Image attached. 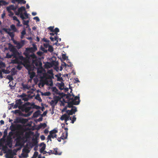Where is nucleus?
Instances as JSON below:
<instances>
[{
  "instance_id": "f257e3e1",
  "label": "nucleus",
  "mask_w": 158,
  "mask_h": 158,
  "mask_svg": "<svg viewBox=\"0 0 158 158\" xmlns=\"http://www.w3.org/2000/svg\"><path fill=\"white\" fill-rule=\"evenodd\" d=\"M13 58V63L14 64H21L25 65L28 62V59L22 56H20L19 53L16 48L13 47L10 49Z\"/></svg>"
},
{
  "instance_id": "f03ea898",
  "label": "nucleus",
  "mask_w": 158,
  "mask_h": 158,
  "mask_svg": "<svg viewBox=\"0 0 158 158\" xmlns=\"http://www.w3.org/2000/svg\"><path fill=\"white\" fill-rule=\"evenodd\" d=\"M15 14L17 15H20V17L22 20L27 19L28 18V14L26 11V8L24 6H22L19 8L17 12Z\"/></svg>"
},
{
  "instance_id": "7ed1b4c3",
  "label": "nucleus",
  "mask_w": 158,
  "mask_h": 158,
  "mask_svg": "<svg viewBox=\"0 0 158 158\" xmlns=\"http://www.w3.org/2000/svg\"><path fill=\"white\" fill-rule=\"evenodd\" d=\"M23 135V131H19L16 133V136L17 138L15 139L16 141V146H22L21 141L22 140H24V137H22L21 136Z\"/></svg>"
},
{
  "instance_id": "20e7f679",
  "label": "nucleus",
  "mask_w": 158,
  "mask_h": 158,
  "mask_svg": "<svg viewBox=\"0 0 158 158\" xmlns=\"http://www.w3.org/2000/svg\"><path fill=\"white\" fill-rule=\"evenodd\" d=\"M66 98L69 101L70 100L71 102H73L74 103L79 102V104L80 102L79 97L78 96H75L72 94H67L66 96Z\"/></svg>"
},
{
  "instance_id": "39448f33",
  "label": "nucleus",
  "mask_w": 158,
  "mask_h": 158,
  "mask_svg": "<svg viewBox=\"0 0 158 158\" xmlns=\"http://www.w3.org/2000/svg\"><path fill=\"white\" fill-rule=\"evenodd\" d=\"M57 132V130L55 129L50 131L49 132V135L47 137V139L48 140H49L50 141H52V140L51 138L53 139H54L55 138H56L57 135L56 133Z\"/></svg>"
},
{
  "instance_id": "423d86ee",
  "label": "nucleus",
  "mask_w": 158,
  "mask_h": 158,
  "mask_svg": "<svg viewBox=\"0 0 158 158\" xmlns=\"http://www.w3.org/2000/svg\"><path fill=\"white\" fill-rule=\"evenodd\" d=\"M28 120L26 118H23L21 117H18L16 118L14 121V123H21L22 124L25 123Z\"/></svg>"
},
{
  "instance_id": "0eeeda50",
  "label": "nucleus",
  "mask_w": 158,
  "mask_h": 158,
  "mask_svg": "<svg viewBox=\"0 0 158 158\" xmlns=\"http://www.w3.org/2000/svg\"><path fill=\"white\" fill-rule=\"evenodd\" d=\"M37 49V48L36 46L33 44V47L31 48H27L26 49V51L28 53H33L36 51Z\"/></svg>"
},
{
  "instance_id": "6e6552de",
  "label": "nucleus",
  "mask_w": 158,
  "mask_h": 158,
  "mask_svg": "<svg viewBox=\"0 0 158 158\" xmlns=\"http://www.w3.org/2000/svg\"><path fill=\"white\" fill-rule=\"evenodd\" d=\"M55 63L58 64V62L55 61H53L51 62H47L44 65V67L46 69H48L52 67L55 65Z\"/></svg>"
},
{
  "instance_id": "1a4fd4ad",
  "label": "nucleus",
  "mask_w": 158,
  "mask_h": 158,
  "mask_svg": "<svg viewBox=\"0 0 158 158\" xmlns=\"http://www.w3.org/2000/svg\"><path fill=\"white\" fill-rule=\"evenodd\" d=\"M32 63L34 65H35L37 68L42 67V63L40 60H34L33 61Z\"/></svg>"
},
{
  "instance_id": "9d476101",
  "label": "nucleus",
  "mask_w": 158,
  "mask_h": 158,
  "mask_svg": "<svg viewBox=\"0 0 158 158\" xmlns=\"http://www.w3.org/2000/svg\"><path fill=\"white\" fill-rule=\"evenodd\" d=\"M69 116L67 114H65L62 115L60 118V119L61 120H64V122L66 124L68 125V123H67V121L69 120Z\"/></svg>"
},
{
  "instance_id": "9b49d317",
  "label": "nucleus",
  "mask_w": 158,
  "mask_h": 158,
  "mask_svg": "<svg viewBox=\"0 0 158 158\" xmlns=\"http://www.w3.org/2000/svg\"><path fill=\"white\" fill-rule=\"evenodd\" d=\"M23 102L21 99L17 100L15 101V104L13 108L15 109L17 107H19V108H20V107L21 105Z\"/></svg>"
},
{
  "instance_id": "f8f14e48",
  "label": "nucleus",
  "mask_w": 158,
  "mask_h": 158,
  "mask_svg": "<svg viewBox=\"0 0 158 158\" xmlns=\"http://www.w3.org/2000/svg\"><path fill=\"white\" fill-rule=\"evenodd\" d=\"M14 156L12 154V150H9L7 152V153L6 155V158H13Z\"/></svg>"
},
{
  "instance_id": "ddd939ff",
  "label": "nucleus",
  "mask_w": 158,
  "mask_h": 158,
  "mask_svg": "<svg viewBox=\"0 0 158 158\" xmlns=\"http://www.w3.org/2000/svg\"><path fill=\"white\" fill-rule=\"evenodd\" d=\"M68 107L69 108H72L74 106H73V105H78L79 104V102L78 103H74L73 102H71L70 100L69 101L68 100Z\"/></svg>"
},
{
  "instance_id": "4468645a",
  "label": "nucleus",
  "mask_w": 158,
  "mask_h": 158,
  "mask_svg": "<svg viewBox=\"0 0 158 158\" xmlns=\"http://www.w3.org/2000/svg\"><path fill=\"white\" fill-rule=\"evenodd\" d=\"M45 82V79H44L43 78H41L38 84L39 86L40 87L41 86L42 87H44V85H46Z\"/></svg>"
},
{
  "instance_id": "2eb2a0df",
  "label": "nucleus",
  "mask_w": 158,
  "mask_h": 158,
  "mask_svg": "<svg viewBox=\"0 0 158 158\" xmlns=\"http://www.w3.org/2000/svg\"><path fill=\"white\" fill-rule=\"evenodd\" d=\"M58 149L57 148H55L54 149L53 151L51 150H50V151H51L52 154H54L56 155H61L62 152H58Z\"/></svg>"
},
{
  "instance_id": "dca6fc26",
  "label": "nucleus",
  "mask_w": 158,
  "mask_h": 158,
  "mask_svg": "<svg viewBox=\"0 0 158 158\" xmlns=\"http://www.w3.org/2000/svg\"><path fill=\"white\" fill-rule=\"evenodd\" d=\"M52 73V75L49 74H46L44 77L43 78L44 79H47V80H52V79L54 78V77L53 75V73Z\"/></svg>"
},
{
  "instance_id": "f3484780",
  "label": "nucleus",
  "mask_w": 158,
  "mask_h": 158,
  "mask_svg": "<svg viewBox=\"0 0 158 158\" xmlns=\"http://www.w3.org/2000/svg\"><path fill=\"white\" fill-rule=\"evenodd\" d=\"M17 8V6H16L15 7L14 5H11L10 6L7 7L6 9L8 11H10V10H15Z\"/></svg>"
},
{
  "instance_id": "a211bd4d",
  "label": "nucleus",
  "mask_w": 158,
  "mask_h": 158,
  "mask_svg": "<svg viewBox=\"0 0 158 158\" xmlns=\"http://www.w3.org/2000/svg\"><path fill=\"white\" fill-rule=\"evenodd\" d=\"M45 84L48 86H52L53 85V83L52 80L45 79Z\"/></svg>"
},
{
  "instance_id": "6ab92c4d",
  "label": "nucleus",
  "mask_w": 158,
  "mask_h": 158,
  "mask_svg": "<svg viewBox=\"0 0 158 158\" xmlns=\"http://www.w3.org/2000/svg\"><path fill=\"white\" fill-rule=\"evenodd\" d=\"M4 31L6 33H8V35L11 37V38H13L14 36V34L13 32H11L8 31V29L6 28H4Z\"/></svg>"
},
{
  "instance_id": "aec40b11",
  "label": "nucleus",
  "mask_w": 158,
  "mask_h": 158,
  "mask_svg": "<svg viewBox=\"0 0 158 158\" xmlns=\"http://www.w3.org/2000/svg\"><path fill=\"white\" fill-rule=\"evenodd\" d=\"M43 144V146L42 147V148L40 149V152L41 153H43L44 150H45L46 148V145L44 143H42L40 145H42Z\"/></svg>"
},
{
  "instance_id": "412c9836",
  "label": "nucleus",
  "mask_w": 158,
  "mask_h": 158,
  "mask_svg": "<svg viewBox=\"0 0 158 158\" xmlns=\"http://www.w3.org/2000/svg\"><path fill=\"white\" fill-rule=\"evenodd\" d=\"M28 74L30 75V78L31 80H32L33 78L35 76V73L33 72H30L29 71H28Z\"/></svg>"
},
{
  "instance_id": "4be33fe9",
  "label": "nucleus",
  "mask_w": 158,
  "mask_h": 158,
  "mask_svg": "<svg viewBox=\"0 0 158 158\" xmlns=\"http://www.w3.org/2000/svg\"><path fill=\"white\" fill-rule=\"evenodd\" d=\"M61 74H56L55 75V76L57 78V81L62 82L63 81V79L62 77H61Z\"/></svg>"
},
{
  "instance_id": "5701e85b",
  "label": "nucleus",
  "mask_w": 158,
  "mask_h": 158,
  "mask_svg": "<svg viewBox=\"0 0 158 158\" xmlns=\"http://www.w3.org/2000/svg\"><path fill=\"white\" fill-rule=\"evenodd\" d=\"M57 84L59 85L58 87L60 89L62 90L64 89V85L62 81L61 83H58Z\"/></svg>"
},
{
  "instance_id": "b1692460",
  "label": "nucleus",
  "mask_w": 158,
  "mask_h": 158,
  "mask_svg": "<svg viewBox=\"0 0 158 158\" xmlns=\"http://www.w3.org/2000/svg\"><path fill=\"white\" fill-rule=\"evenodd\" d=\"M40 112L39 110H37L34 113L33 117L34 118L37 117L40 114Z\"/></svg>"
},
{
  "instance_id": "393cba45",
  "label": "nucleus",
  "mask_w": 158,
  "mask_h": 158,
  "mask_svg": "<svg viewBox=\"0 0 158 158\" xmlns=\"http://www.w3.org/2000/svg\"><path fill=\"white\" fill-rule=\"evenodd\" d=\"M68 135V132H65V133H63L62 134V135L60 137L62 139H64L67 138Z\"/></svg>"
},
{
  "instance_id": "a878e982",
  "label": "nucleus",
  "mask_w": 158,
  "mask_h": 158,
  "mask_svg": "<svg viewBox=\"0 0 158 158\" xmlns=\"http://www.w3.org/2000/svg\"><path fill=\"white\" fill-rule=\"evenodd\" d=\"M35 98L38 100L40 102H42V100L40 97V95L39 94H38L35 97Z\"/></svg>"
},
{
  "instance_id": "bb28decb",
  "label": "nucleus",
  "mask_w": 158,
  "mask_h": 158,
  "mask_svg": "<svg viewBox=\"0 0 158 158\" xmlns=\"http://www.w3.org/2000/svg\"><path fill=\"white\" fill-rule=\"evenodd\" d=\"M6 78L9 80L10 81L8 83L10 82L13 80V78L12 75H8L6 77Z\"/></svg>"
},
{
  "instance_id": "cd10ccee",
  "label": "nucleus",
  "mask_w": 158,
  "mask_h": 158,
  "mask_svg": "<svg viewBox=\"0 0 158 158\" xmlns=\"http://www.w3.org/2000/svg\"><path fill=\"white\" fill-rule=\"evenodd\" d=\"M24 19L23 20V24L24 25H25L27 26L26 28H27L28 27H29V20H25Z\"/></svg>"
},
{
  "instance_id": "c85d7f7f",
  "label": "nucleus",
  "mask_w": 158,
  "mask_h": 158,
  "mask_svg": "<svg viewBox=\"0 0 158 158\" xmlns=\"http://www.w3.org/2000/svg\"><path fill=\"white\" fill-rule=\"evenodd\" d=\"M29 151L28 149L26 147H24L22 150L23 153H26V154L28 153L29 152Z\"/></svg>"
},
{
  "instance_id": "c756f323",
  "label": "nucleus",
  "mask_w": 158,
  "mask_h": 158,
  "mask_svg": "<svg viewBox=\"0 0 158 158\" xmlns=\"http://www.w3.org/2000/svg\"><path fill=\"white\" fill-rule=\"evenodd\" d=\"M11 29L14 32H16L17 29L15 27V26L14 24H12L10 26Z\"/></svg>"
},
{
  "instance_id": "7c9ffc66",
  "label": "nucleus",
  "mask_w": 158,
  "mask_h": 158,
  "mask_svg": "<svg viewBox=\"0 0 158 158\" xmlns=\"http://www.w3.org/2000/svg\"><path fill=\"white\" fill-rule=\"evenodd\" d=\"M5 66L6 64L5 63H4L0 60V68H5Z\"/></svg>"
},
{
  "instance_id": "2f4dec72",
  "label": "nucleus",
  "mask_w": 158,
  "mask_h": 158,
  "mask_svg": "<svg viewBox=\"0 0 158 158\" xmlns=\"http://www.w3.org/2000/svg\"><path fill=\"white\" fill-rule=\"evenodd\" d=\"M12 84H11V83H10L9 85V86L10 88V89H14L15 88V86L16 85V83H15L14 84H13V82H11Z\"/></svg>"
},
{
  "instance_id": "473e14b6",
  "label": "nucleus",
  "mask_w": 158,
  "mask_h": 158,
  "mask_svg": "<svg viewBox=\"0 0 158 158\" xmlns=\"http://www.w3.org/2000/svg\"><path fill=\"white\" fill-rule=\"evenodd\" d=\"M41 94L42 95H44L45 96H49L50 95L51 93L49 92H46L44 93L41 92Z\"/></svg>"
},
{
  "instance_id": "72a5a7b5",
  "label": "nucleus",
  "mask_w": 158,
  "mask_h": 158,
  "mask_svg": "<svg viewBox=\"0 0 158 158\" xmlns=\"http://www.w3.org/2000/svg\"><path fill=\"white\" fill-rule=\"evenodd\" d=\"M10 129L12 131H15L16 130V127L15 126L12 124L10 126Z\"/></svg>"
},
{
  "instance_id": "f704fd0d",
  "label": "nucleus",
  "mask_w": 158,
  "mask_h": 158,
  "mask_svg": "<svg viewBox=\"0 0 158 158\" xmlns=\"http://www.w3.org/2000/svg\"><path fill=\"white\" fill-rule=\"evenodd\" d=\"M54 50L53 48L52 45H50L48 47V51L50 52H52Z\"/></svg>"
},
{
  "instance_id": "c9c22d12",
  "label": "nucleus",
  "mask_w": 158,
  "mask_h": 158,
  "mask_svg": "<svg viewBox=\"0 0 158 158\" xmlns=\"http://www.w3.org/2000/svg\"><path fill=\"white\" fill-rule=\"evenodd\" d=\"M71 110L73 112V113L75 114V113L77 111V107L76 106L73 107L71 108Z\"/></svg>"
},
{
  "instance_id": "e433bc0d",
  "label": "nucleus",
  "mask_w": 158,
  "mask_h": 158,
  "mask_svg": "<svg viewBox=\"0 0 158 158\" xmlns=\"http://www.w3.org/2000/svg\"><path fill=\"white\" fill-rule=\"evenodd\" d=\"M24 43H18L17 44V48L18 49H20V48H21L24 45Z\"/></svg>"
},
{
  "instance_id": "4c0bfd02",
  "label": "nucleus",
  "mask_w": 158,
  "mask_h": 158,
  "mask_svg": "<svg viewBox=\"0 0 158 158\" xmlns=\"http://www.w3.org/2000/svg\"><path fill=\"white\" fill-rule=\"evenodd\" d=\"M66 112L67 114H68L69 116H70V115H72L73 114H74L73 113V112L71 110H68L66 111Z\"/></svg>"
},
{
  "instance_id": "58836bf2",
  "label": "nucleus",
  "mask_w": 158,
  "mask_h": 158,
  "mask_svg": "<svg viewBox=\"0 0 158 158\" xmlns=\"http://www.w3.org/2000/svg\"><path fill=\"white\" fill-rule=\"evenodd\" d=\"M38 155V152H34V154L31 158H36Z\"/></svg>"
},
{
  "instance_id": "ea45409f",
  "label": "nucleus",
  "mask_w": 158,
  "mask_h": 158,
  "mask_svg": "<svg viewBox=\"0 0 158 158\" xmlns=\"http://www.w3.org/2000/svg\"><path fill=\"white\" fill-rule=\"evenodd\" d=\"M57 102H58V101L56 100H52L51 101V102H50V104L52 106L54 104H57Z\"/></svg>"
},
{
  "instance_id": "a19ab883",
  "label": "nucleus",
  "mask_w": 158,
  "mask_h": 158,
  "mask_svg": "<svg viewBox=\"0 0 158 158\" xmlns=\"http://www.w3.org/2000/svg\"><path fill=\"white\" fill-rule=\"evenodd\" d=\"M2 150L4 152V153H6V151L8 148L7 147V146L4 145L2 146Z\"/></svg>"
},
{
  "instance_id": "79ce46f5",
  "label": "nucleus",
  "mask_w": 158,
  "mask_h": 158,
  "mask_svg": "<svg viewBox=\"0 0 158 158\" xmlns=\"http://www.w3.org/2000/svg\"><path fill=\"white\" fill-rule=\"evenodd\" d=\"M5 139L3 138H2L0 139V146L2 147L3 146V142L4 141Z\"/></svg>"
},
{
  "instance_id": "37998d69",
  "label": "nucleus",
  "mask_w": 158,
  "mask_h": 158,
  "mask_svg": "<svg viewBox=\"0 0 158 158\" xmlns=\"http://www.w3.org/2000/svg\"><path fill=\"white\" fill-rule=\"evenodd\" d=\"M59 29L57 27H56L54 30V32H55V34L56 35H57V33L59 32Z\"/></svg>"
},
{
  "instance_id": "c03bdc74",
  "label": "nucleus",
  "mask_w": 158,
  "mask_h": 158,
  "mask_svg": "<svg viewBox=\"0 0 158 158\" xmlns=\"http://www.w3.org/2000/svg\"><path fill=\"white\" fill-rule=\"evenodd\" d=\"M40 124L41 128H44L47 126V125L45 123H40Z\"/></svg>"
},
{
  "instance_id": "a18cd8bd",
  "label": "nucleus",
  "mask_w": 158,
  "mask_h": 158,
  "mask_svg": "<svg viewBox=\"0 0 158 158\" xmlns=\"http://www.w3.org/2000/svg\"><path fill=\"white\" fill-rule=\"evenodd\" d=\"M2 73L3 72L5 74H8L9 73V71L6 69H2Z\"/></svg>"
},
{
  "instance_id": "49530a36",
  "label": "nucleus",
  "mask_w": 158,
  "mask_h": 158,
  "mask_svg": "<svg viewBox=\"0 0 158 158\" xmlns=\"http://www.w3.org/2000/svg\"><path fill=\"white\" fill-rule=\"evenodd\" d=\"M12 57V53L10 54L9 53H7L6 55V57L7 58H10Z\"/></svg>"
},
{
  "instance_id": "de8ad7c7",
  "label": "nucleus",
  "mask_w": 158,
  "mask_h": 158,
  "mask_svg": "<svg viewBox=\"0 0 158 158\" xmlns=\"http://www.w3.org/2000/svg\"><path fill=\"white\" fill-rule=\"evenodd\" d=\"M52 89L53 92H54L56 93H57L58 91V89L55 86L52 87Z\"/></svg>"
},
{
  "instance_id": "09e8293b",
  "label": "nucleus",
  "mask_w": 158,
  "mask_h": 158,
  "mask_svg": "<svg viewBox=\"0 0 158 158\" xmlns=\"http://www.w3.org/2000/svg\"><path fill=\"white\" fill-rule=\"evenodd\" d=\"M76 120V118L75 117V115H74L73 116V118H72V120H71V123H73Z\"/></svg>"
},
{
  "instance_id": "8fccbe9b",
  "label": "nucleus",
  "mask_w": 158,
  "mask_h": 158,
  "mask_svg": "<svg viewBox=\"0 0 158 158\" xmlns=\"http://www.w3.org/2000/svg\"><path fill=\"white\" fill-rule=\"evenodd\" d=\"M58 64H57L56 63H55V65H55V67L54 68V69L55 70H56V71H58L59 70V68L58 66Z\"/></svg>"
},
{
  "instance_id": "3c124183",
  "label": "nucleus",
  "mask_w": 158,
  "mask_h": 158,
  "mask_svg": "<svg viewBox=\"0 0 158 158\" xmlns=\"http://www.w3.org/2000/svg\"><path fill=\"white\" fill-rule=\"evenodd\" d=\"M22 86L23 89H28V86L27 85L24 84L22 83Z\"/></svg>"
},
{
  "instance_id": "603ef678",
  "label": "nucleus",
  "mask_w": 158,
  "mask_h": 158,
  "mask_svg": "<svg viewBox=\"0 0 158 158\" xmlns=\"http://www.w3.org/2000/svg\"><path fill=\"white\" fill-rule=\"evenodd\" d=\"M26 1L25 0H19L18 2L19 3H23L25 4L26 3Z\"/></svg>"
},
{
  "instance_id": "864d4df0",
  "label": "nucleus",
  "mask_w": 158,
  "mask_h": 158,
  "mask_svg": "<svg viewBox=\"0 0 158 158\" xmlns=\"http://www.w3.org/2000/svg\"><path fill=\"white\" fill-rule=\"evenodd\" d=\"M31 107H26L25 108V112L26 113L28 112L31 109Z\"/></svg>"
},
{
  "instance_id": "5fc2aeb1",
  "label": "nucleus",
  "mask_w": 158,
  "mask_h": 158,
  "mask_svg": "<svg viewBox=\"0 0 158 158\" xmlns=\"http://www.w3.org/2000/svg\"><path fill=\"white\" fill-rule=\"evenodd\" d=\"M18 64V65L17 66V68L19 70H20L22 68V66L21 65L22 64Z\"/></svg>"
},
{
  "instance_id": "6e6d98bb",
  "label": "nucleus",
  "mask_w": 158,
  "mask_h": 158,
  "mask_svg": "<svg viewBox=\"0 0 158 158\" xmlns=\"http://www.w3.org/2000/svg\"><path fill=\"white\" fill-rule=\"evenodd\" d=\"M62 59H63L64 60H65L66 59V58H68V56H66V54H63L62 55Z\"/></svg>"
},
{
  "instance_id": "4d7b16f0",
  "label": "nucleus",
  "mask_w": 158,
  "mask_h": 158,
  "mask_svg": "<svg viewBox=\"0 0 158 158\" xmlns=\"http://www.w3.org/2000/svg\"><path fill=\"white\" fill-rule=\"evenodd\" d=\"M54 27L50 26L48 27V29L52 32H54Z\"/></svg>"
},
{
  "instance_id": "13d9d810",
  "label": "nucleus",
  "mask_w": 158,
  "mask_h": 158,
  "mask_svg": "<svg viewBox=\"0 0 158 158\" xmlns=\"http://www.w3.org/2000/svg\"><path fill=\"white\" fill-rule=\"evenodd\" d=\"M21 156L24 158H27L28 156V155L27 154H24V153H22L21 154Z\"/></svg>"
},
{
  "instance_id": "bf43d9fd",
  "label": "nucleus",
  "mask_w": 158,
  "mask_h": 158,
  "mask_svg": "<svg viewBox=\"0 0 158 158\" xmlns=\"http://www.w3.org/2000/svg\"><path fill=\"white\" fill-rule=\"evenodd\" d=\"M26 34V29L24 28L23 30L21 32V34L22 35V36H24Z\"/></svg>"
},
{
  "instance_id": "052dcab7",
  "label": "nucleus",
  "mask_w": 158,
  "mask_h": 158,
  "mask_svg": "<svg viewBox=\"0 0 158 158\" xmlns=\"http://www.w3.org/2000/svg\"><path fill=\"white\" fill-rule=\"evenodd\" d=\"M26 96H27V95L23 93L21 95L19 96V97L21 98L22 99L23 98Z\"/></svg>"
},
{
  "instance_id": "680f3d73",
  "label": "nucleus",
  "mask_w": 158,
  "mask_h": 158,
  "mask_svg": "<svg viewBox=\"0 0 158 158\" xmlns=\"http://www.w3.org/2000/svg\"><path fill=\"white\" fill-rule=\"evenodd\" d=\"M34 108L38 110V109H40L41 107L39 106L34 104Z\"/></svg>"
},
{
  "instance_id": "e2e57ef3",
  "label": "nucleus",
  "mask_w": 158,
  "mask_h": 158,
  "mask_svg": "<svg viewBox=\"0 0 158 158\" xmlns=\"http://www.w3.org/2000/svg\"><path fill=\"white\" fill-rule=\"evenodd\" d=\"M29 99V98L28 97L26 96L23 98L22 100L25 101H27Z\"/></svg>"
},
{
  "instance_id": "0e129e2a",
  "label": "nucleus",
  "mask_w": 158,
  "mask_h": 158,
  "mask_svg": "<svg viewBox=\"0 0 158 158\" xmlns=\"http://www.w3.org/2000/svg\"><path fill=\"white\" fill-rule=\"evenodd\" d=\"M34 20H36L37 22L40 21V20L38 17L36 16L33 18Z\"/></svg>"
},
{
  "instance_id": "69168bd1",
  "label": "nucleus",
  "mask_w": 158,
  "mask_h": 158,
  "mask_svg": "<svg viewBox=\"0 0 158 158\" xmlns=\"http://www.w3.org/2000/svg\"><path fill=\"white\" fill-rule=\"evenodd\" d=\"M7 134V130L5 129L4 132V136L3 137H5Z\"/></svg>"
},
{
  "instance_id": "338daca9",
  "label": "nucleus",
  "mask_w": 158,
  "mask_h": 158,
  "mask_svg": "<svg viewBox=\"0 0 158 158\" xmlns=\"http://www.w3.org/2000/svg\"><path fill=\"white\" fill-rule=\"evenodd\" d=\"M49 45L48 43L44 44V46L45 48H48Z\"/></svg>"
},
{
  "instance_id": "774afa93",
  "label": "nucleus",
  "mask_w": 158,
  "mask_h": 158,
  "mask_svg": "<svg viewBox=\"0 0 158 158\" xmlns=\"http://www.w3.org/2000/svg\"><path fill=\"white\" fill-rule=\"evenodd\" d=\"M58 36L57 35H56L55 36L54 39L55 41H56V42H58Z\"/></svg>"
}]
</instances>
